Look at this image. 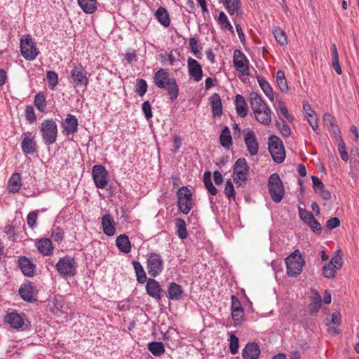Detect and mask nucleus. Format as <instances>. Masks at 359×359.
<instances>
[{
  "label": "nucleus",
  "mask_w": 359,
  "mask_h": 359,
  "mask_svg": "<svg viewBox=\"0 0 359 359\" xmlns=\"http://www.w3.org/2000/svg\"><path fill=\"white\" fill-rule=\"evenodd\" d=\"M249 101L255 119L262 125L269 126L271 122V111L262 96L252 92L249 95Z\"/></svg>",
  "instance_id": "1"
},
{
  "label": "nucleus",
  "mask_w": 359,
  "mask_h": 359,
  "mask_svg": "<svg viewBox=\"0 0 359 359\" xmlns=\"http://www.w3.org/2000/svg\"><path fill=\"white\" fill-rule=\"evenodd\" d=\"M154 83L158 88L165 90L172 101L177 99L179 88L176 79L170 76L167 69L163 68L158 69L154 74Z\"/></svg>",
  "instance_id": "2"
},
{
  "label": "nucleus",
  "mask_w": 359,
  "mask_h": 359,
  "mask_svg": "<svg viewBox=\"0 0 359 359\" xmlns=\"http://www.w3.org/2000/svg\"><path fill=\"white\" fill-rule=\"evenodd\" d=\"M285 262L287 266V274L293 278L300 275L305 264V260L299 250H295L292 252L285 258Z\"/></svg>",
  "instance_id": "3"
},
{
  "label": "nucleus",
  "mask_w": 359,
  "mask_h": 359,
  "mask_svg": "<svg viewBox=\"0 0 359 359\" xmlns=\"http://www.w3.org/2000/svg\"><path fill=\"white\" fill-rule=\"evenodd\" d=\"M268 188L273 201L280 203L284 197L285 189L278 173H273L269 178Z\"/></svg>",
  "instance_id": "4"
},
{
  "label": "nucleus",
  "mask_w": 359,
  "mask_h": 359,
  "mask_svg": "<svg viewBox=\"0 0 359 359\" xmlns=\"http://www.w3.org/2000/svg\"><path fill=\"white\" fill-rule=\"evenodd\" d=\"M269 150L273 160L280 163L285 158V151L282 140L276 135H271L269 139Z\"/></svg>",
  "instance_id": "5"
},
{
  "label": "nucleus",
  "mask_w": 359,
  "mask_h": 359,
  "mask_svg": "<svg viewBox=\"0 0 359 359\" xmlns=\"http://www.w3.org/2000/svg\"><path fill=\"white\" fill-rule=\"evenodd\" d=\"M70 72L71 83L74 87H86L88 84V72L80 63H73Z\"/></svg>",
  "instance_id": "6"
},
{
  "label": "nucleus",
  "mask_w": 359,
  "mask_h": 359,
  "mask_svg": "<svg viewBox=\"0 0 359 359\" xmlns=\"http://www.w3.org/2000/svg\"><path fill=\"white\" fill-rule=\"evenodd\" d=\"M177 206L179 210L185 215H187L192 208V193L187 187H180L177 193Z\"/></svg>",
  "instance_id": "7"
},
{
  "label": "nucleus",
  "mask_w": 359,
  "mask_h": 359,
  "mask_svg": "<svg viewBox=\"0 0 359 359\" xmlns=\"http://www.w3.org/2000/svg\"><path fill=\"white\" fill-rule=\"evenodd\" d=\"M164 262L160 254L151 252L147 259L148 273L153 278L158 276L163 270Z\"/></svg>",
  "instance_id": "8"
},
{
  "label": "nucleus",
  "mask_w": 359,
  "mask_h": 359,
  "mask_svg": "<svg viewBox=\"0 0 359 359\" xmlns=\"http://www.w3.org/2000/svg\"><path fill=\"white\" fill-rule=\"evenodd\" d=\"M76 266L74 258L69 256L60 258L56 264V269L58 273L63 277L75 276Z\"/></svg>",
  "instance_id": "9"
},
{
  "label": "nucleus",
  "mask_w": 359,
  "mask_h": 359,
  "mask_svg": "<svg viewBox=\"0 0 359 359\" xmlns=\"http://www.w3.org/2000/svg\"><path fill=\"white\" fill-rule=\"evenodd\" d=\"M20 52L23 57L27 60H33L39 54V51L29 35H23L20 39Z\"/></svg>",
  "instance_id": "10"
},
{
  "label": "nucleus",
  "mask_w": 359,
  "mask_h": 359,
  "mask_svg": "<svg viewBox=\"0 0 359 359\" xmlns=\"http://www.w3.org/2000/svg\"><path fill=\"white\" fill-rule=\"evenodd\" d=\"M233 180L236 183L243 185L245 184L249 172V166L244 158H238L233 165Z\"/></svg>",
  "instance_id": "11"
},
{
  "label": "nucleus",
  "mask_w": 359,
  "mask_h": 359,
  "mask_svg": "<svg viewBox=\"0 0 359 359\" xmlns=\"http://www.w3.org/2000/svg\"><path fill=\"white\" fill-rule=\"evenodd\" d=\"M233 64L236 71L243 76L250 74L249 60L245 55L240 50H235L233 55Z\"/></svg>",
  "instance_id": "12"
},
{
  "label": "nucleus",
  "mask_w": 359,
  "mask_h": 359,
  "mask_svg": "<svg viewBox=\"0 0 359 359\" xmlns=\"http://www.w3.org/2000/svg\"><path fill=\"white\" fill-rule=\"evenodd\" d=\"M92 176L96 187L104 189L109 182V174L101 165H95L92 168Z\"/></svg>",
  "instance_id": "13"
},
{
  "label": "nucleus",
  "mask_w": 359,
  "mask_h": 359,
  "mask_svg": "<svg viewBox=\"0 0 359 359\" xmlns=\"http://www.w3.org/2000/svg\"><path fill=\"white\" fill-rule=\"evenodd\" d=\"M18 265L25 276L33 277L35 274L36 266L30 258L26 256L20 257L18 259Z\"/></svg>",
  "instance_id": "14"
},
{
  "label": "nucleus",
  "mask_w": 359,
  "mask_h": 359,
  "mask_svg": "<svg viewBox=\"0 0 359 359\" xmlns=\"http://www.w3.org/2000/svg\"><path fill=\"white\" fill-rule=\"evenodd\" d=\"M244 141L247 147V150L251 156H255L259 149V144L256 139L255 133L252 130L246 129L243 130Z\"/></svg>",
  "instance_id": "15"
},
{
  "label": "nucleus",
  "mask_w": 359,
  "mask_h": 359,
  "mask_svg": "<svg viewBox=\"0 0 359 359\" xmlns=\"http://www.w3.org/2000/svg\"><path fill=\"white\" fill-rule=\"evenodd\" d=\"M187 68L189 76L191 79H193L196 82H199L202 79V66L197 60L192 57H189L187 60Z\"/></svg>",
  "instance_id": "16"
},
{
  "label": "nucleus",
  "mask_w": 359,
  "mask_h": 359,
  "mask_svg": "<svg viewBox=\"0 0 359 359\" xmlns=\"http://www.w3.org/2000/svg\"><path fill=\"white\" fill-rule=\"evenodd\" d=\"M62 127L65 135H74L78 130V119L74 115L67 114L62 123Z\"/></svg>",
  "instance_id": "17"
},
{
  "label": "nucleus",
  "mask_w": 359,
  "mask_h": 359,
  "mask_svg": "<svg viewBox=\"0 0 359 359\" xmlns=\"http://www.w3.org/2000/svg\"><path fill=\"white\" fill-rule=\"evenodd\" d=\"M146 292L151 297L160 300L162 297V288L157 280L149 278L146 283Z\"/></svg>",
  "instance_id": "18"
},
{
  "label": "nucleus",
  "mask_w": 359,
  "mask_h": 359,
  "mask_svg": "<svg viewBox=\"0 0 359 359\" xmlns=\"http://www.w3.org/2000/svg\"><path fill=\"white\" fill-rule=\"evenodd\" d=\"M260 355V348L255 342L248 343L242 351L243 359H258Z\"/></svg>",
  "instance_id": "19"
},
{
  "label": "nucleus",
  "mask_w": 359,
  "mask_h": 359,
  "mask_svg": "<svg viewBox=\"0 0 359 359\" xmlns=\"http://www.w3.org/2000/svg\"><path fill=\"white\" fill-rule=\"evenodd\" d=\"M102 230L104 234L112 236L116 233V223L109 214H105L102 217Z\"/></svg>",
  "instance_id": "20"
},
{
  "label": "nucleus",
  "mask_w": 359,
  "mask_h": 359,
  "mask_svg": "<svg viewBox=\"0 0 359 359\" xmlns=\"http://www.w3.org/2000/svg\"><path fill=\"white\" fill-rule=\"evenodd\" d=\"M19 294L25 301L32 302L34 300V289L30 282L21 285L19 289Z\"/></svg>",
  "instance_id": "21"
},
{
  "label": "nucleus",
  "mask_w": 359,
  "mask_h": 359,
  "mask_svg": "<svg viewBox=\"0 0 359 359\" xmlns=\"http://www.w3.org/2000/svg\"><path fill=\"white\" fill-rule=\"evenodd\" d=\"M5 323L8 324L11 328L17 329L22 327L24 325V320L17 313H10L5 316Z\"/></svg>",
  "instance_id": "22"
},
{
  "label": "nucleus",
  "mask_w": 359,
  "mask_h": 359,
  "mask_svg": "<svg viewBox=\"0 0 359 359\" xmlns=\"http://www.w3.org/2000/svg\"><path fill=\"white\" fill-rule=\"evenodd\" d=\"M57 128L53 120H46V143L53 144L56 141Z\"/></svg>",
  "instance_id": "23"
},
{
  "label": "nucleus",
  "mask_w": 359,
  "mask_h": 359,
  "mask_svg": "<svg viewBox=\"0 0 359 359\" xmlns=\"http://www.w3.org/2000/svg\"><path fill=\"white\" fill-rule=\"evenodd\" d=\"M116 245L121 252L127 254L131 251V243L126 234H121L116 238Z\"/></svg>",
  "instance_id": "24"
},
{
  "label": "nucleus",
  "mask_w": 359,
  "mask_h": 359,
  "mask_svg": "<svg viewBox=\"0 0 359 359\" xmlns=\"http://www.w3.org/2000/svg\"><path fill=\"white\" fill-rule=\"evenodd\" d=\"M214 116L220 117L222 114V105L220 96L214 93L210 98Z\"/></svg>",
  "instance_id": "25"
},
{
  "label": "nucleus",
  "mask_w": 359,
  "mask_h": 359,
  "mask_svg": "<svg viewBox=\"0 0 359 359\" xmlns=\"http://www.w3.org/2000/svg\"><path fill=\"white\" fill-rule=\"evenodd\" d=\"M22 186L21 177L19 173H13L8 180L7 189L10 193H16Z\"/></svg>",
  "instance_id": "26"
},
{
  "label": "nucleus",
  "mask_w": 359,
  "mask_h": 359,
  "mask_svg": "<svg viewBox=\"0 0 359 359\" xmlns=\"http://www.w3.org/2000/svg\"><path fill=\"white\" fill-rule=\"evenodd\" d=\"M236 112L239 116L244 118L248 114V105L243 96L236 95L235 99Z\"/></svg>",
  "instance_id": "27"
},
{
  "label": "nucleus",
  "mask_w": 359,
  "mask_h": 359,
  "mask_svg": "<svg viewBox=\"0 0 359 359\" xmlns=\"http://www.w3.org/2000/svg\"><path fill=\"white\" fill-rule=\"evenodd\" d=\"M168 298L171 300H180L182 299L183 290L180 285L171 283L168 288Z\"/></svg>",
  "instance_id": "28"
},
{
  "label": "nucleus",
  "mask_w": 359,
  "mask_h": 359,
  "mask_svg": "<svg viewBox=\"0 0 359 359\" xmlns=\"http://www.w3.org/2000/svg\"><path fill=\"white\" fill-rule=\"evenodd\" d=\"M323 120L325 126L327 127L328 130L330 131H332V133L335 136H339V129L337 125V120L336 118L331 115L330 114H325L323 116Z\"/></svg>",
  "instance_id": "29"
},
{
  "label": "nucleus",
  "mask_w": 359,
  "mask_h": 359,
  "mask_svg": "<svg viewBox=\"0 0 359 359\" xmlns=\"http://www.w3.org/2000/svg\"><path fill=\"white\" fill-rule=\"evenodd\" d=\"M81 10L87 14H92L97 10L96 0H77Z\"/></svg>",
  "instance_id": "30"
},
{
  "label": "nucleus",
  "mask_w": 359,
  "mask_h": 359,
  "mask_svg": "<svg viewBox=\"0 0 359 359\" xmlns=\"http://www.w3.org/2000/svg\"><path fill=\"white\" fill-rule=\"evenodd\" d=\"M132 264L135 272L137 281L140 284H143L147 282V274L142 264L139 262L135 260L132 261Z\"/></svg>",
  "instance_id": "31"
},
{
  "label": "nucleus",
  "mask_w": 359,
  "mask_h": 359,
  "mask_svg": "<svg viewBox=\"0 0 359 359\" xmlns=\"http://www.w3.org/2000/svg\"><path fill=\"white\" fill-rule=\"evenodd\" d=\"M155 16L158 21L164 27H168L170 25V16L165 8L159 7L155 13Z\"/></svg>",
  "instance_id": "32"
},
{
  "label": "nucleus",
  "mask_w": 359,
  "mask_h": 359,
  "mask_svg": "<svg viewBox=\"0 0 359 359\" xmlns=\"http://www.w3.org/2000/svg\"><path fill=\"white\" fill-rule=\"evenodd\" d=\"M35 142L30 135H25L21 144L22 151L26 154H33L35 152Z\"/></svg>",
  "instance_id": "33"
},
{
  "label": "nucleus",
  "mask_w": 359,
  "mask_h": 359,
  "mask_svg": "<svg viewBox=\"0 0 359 359\" xmlns=\"http://www.w3.org/2000/svg\"><path fill=\"white\" fill-rule=\"evenodd\" d=\"M219 142L223 147L226 149H229L232 144V138L229 127L225 126L222 130L219 135Z\"/></svg>",
  "instance_id": "34"
},
{
  "label": "nucleus",
  "mask_w": 359,
  "mask_h": 359,
  "mask_svg": "<svg viewBox=\"0 0 359 359\" xmlns=\"http://www.w3.org/2000/svg\"><path fill=\"white\" fill-rule=\"evenodd\" d=\"M257 79L260 88H262L264 94L269 98L271 101H273V92L269 83L262 76H257Z\"/></svg>",
  "instance_id": "35"
},
{
  "label": "nucleus",
  "mask_w": 359,
  "mask_h": 359,
  "mask_svg": "<svg viewBox=\"0 0 359 359\" xmlns=\"http://www.w3.org/2000/svg\"><path fill=\"white\" fill-rule=\"evenodd\" d=\"M148 349L155 356H160L165 352V347L162 342L153 341L148 344Z\"/></svg>",
  "instance_id": "36"
},
{
  "label": "nucleus",
  "mask_w": 359,
  "mask_h": 359,
  "mask_svg": "<svg viewBox=\"0 0 359 359\" xmlns=\"http://www.w3.org/2000/svg\"><path fill=\"white\" fill-rule=\"evenodd\" d=\"M175 226L177 229V235L179 238L182 240L187 238L188 233L184 220L182 218H177L175 219Z\"/></svg>",
  "instance_id": "37"
},
{
  "label": "nucleus",
  "mask_w": 359,
  "mask_h": 359,
  "mask_svg": "<svg viewBox=\"0 0 359 359\" xmlns=\"http://www.w3.org/2000/svg\"><path fill=\"white\" fill-rule=\"evenodd\" d=\"M274 106L277 111H280L288 121L292 122L293 117L289 114L288 110L282 100L276 99Z\"/></svg>",
  "instance_id": "38"
},
{
  "label": "nucleus",
  "mask_w": 359,
  "mask_h": 359,
  "mask_svg": "<svg viewBox=\"0 0 359 359\" xmlns=\"http://www.w3.org/2000/svg\"><path fill=\"white\" fill-rule=\"evenodd\" d=\"M203 182L205 188L211 195L215 196L217 194V189L212 182L211 172L210 171H206L204 173Z\"/></svg>",
  "instance_id": "39"
},
{
  "label": "nucleus",
  "mask_w": 359,
  "mask_h": 359,
  "mask_svg": "<svg viewBox=\"0 0 359 359\" xmlns=\"http://www.w3.org/2000/svg\"><path fill=\"white\" fill-rule=\"evenodd\" d=\"M276 82L283 93L288 91V86L285 79V72L282 70H278L276 73Z\"/></svg>",
  "instance_id": "40"
},
{
  "label": "nucleus",
  "mask_w": 359,
  "mask_h": 359,
  "mask_svg": "<svg viewBox=\"0 0 359 359\" xmlns=\"http://www.w3.org/2000/svg\"><path fill=\"white\" fill-rule=\"evenodd\" d=\"M224 5L231 15H233L241 8L240 0H224Z\"/></svg>",
  "instance_id": "41"
},
{
  "label": "nucleus",
  "mask_w": 359,
  "mask_h": 359,
  "mask_svg": "<svg viewBox=\"0 0 359 359\" xmlns=\"http://www.w3.org/2000/svg\"><path fill=\"white\" fill-rule=\"evenodd\" d=\"M217 20L222 29L229 30L231 32H233V27L224 12H220L219 13Z\"/></svg>",
  "instance_id": "42"
},
{
  "label": "nucleus",
  "mask_w": 359,
  "mask_h": 359,
  "mask_svg": "<svg viewBox=\"0 0 359 359\" xmlns=\"http://www.w3.org/2000/svg\"><path fill=\"white\" fill-rule=\"evenodd\" d=\"M273 34L276 42L280 46H283L287 43V38L286 34L283 29L280 28H276L273 30Z\"/></svg>",
  "instance_id": "43"
},
{
  "label": "nucleus",
  "mask_w": 359,
  "mask_h": 359,
  "mask_svg": "<svg viewBox=\"0 0 359 359\" xmlns=\"http://www.w3.org/2000/svg\"><path fill=\"white\" fill-rule=\"evenodd\" d=\"M147 83L143 79H137L135 92L140 97L145 95L147 91Z\"/></svg>",
  "instance_id": "44"
},
{
  "label": "nucleus",
  "mask_w": 359,
  "mask_h": 359,
  "mask_svg": "<svg viewBox=\"0 0 359 359\" xmlns=\"http://www.w3.org/2000/svg\"><path fill=\"white\" fill-rule=\"evenodd\" d=\"M46 80L48 81V87L50 90H55L58 83V75L53 71L46 72Z\"/></svg>",
  "instance_id": "45"
},
{
  "label": "nucleus",
  "mask_w": 359,
  "mask_h": 359,
  "mask_svg": "<svg viewBox=\"0 0 359 359\" xmlns=\"http://www.w3.org/2000/svg\"><path fill=\"white\" fill-rule=\"evenodd\" d=\"M229 351L232 355H235L238 353L239 344L238 338L232 332H229Z\"/></svg>",
  "instance_id": "46"
},
{
  "label": "nucleus",
  "mask_w": 359,
  "mask_h": 359,
  "mask_svg": "<svg viewBox=\"0 0 359 359\" xmlns=\"http://www.w3.org/2000/svg\"><path fill=\"white\" fill-rule=\"evenodd\" d=\"M339 269L336 266L327 263L323 268V276L326 278H333L336 276L337 271Z\"/></svg>",
  "instance_id": "47"
},
{
  "label": "nucleus",
  "mask_w": 359,
  "mask_h": 359,
  "mask_svg": "<svg viewBox=\"0 0 359 359\" xmlns=\"http://www.w3.org/2000/svg\"><path fill=\"white\" fill-rule=\"evenodd\" d=\"M329 264L332 266H336L339 269L342 267L343 261H342L341 252L340 250H337L334 253Z\"/></svg>",
  "instance_id": "48"
},
{
  "label": "nucleus",
  "mask_w": 359,
  "mask_h": 359,
  "mask_svg": "<svg viewBox=\"0 0 359 359\" xmlns=\"http://www.w3.org/2000/svg\"><path fill=\"white\" fill-rule=\"evenodd\" d=\"M34 104L40 111L43 112L45 111V95L43 93H39L35 96Z\"/></svg>",
  "instance_id": "49"
},
{
  "label": "nucleus",
  "mask_w": 359,
  "mask_h": 359,
  "mask_svg": "<svg viewBox=\"0 0 359 359\" xmlns=\"http://www.w3.org/2000/svg\"><path fill=\"white\" fill-rule=\"evenodd\" d=\"M62 298L59 297V299H55L54 302H53V304H54V306H50V311L54 315L59 316L60 314L62 313Z\"/></svg>",
  "instance_id": "50"
},
{
  "label": "nucleus",
  "mask_w": 359,
  "mask_h": 359,
  "mask_svg": "<svg viewBox=\"0 0 359 359\" xmlns=\"http://www.w3.org/2000/svg\"><path fill=\"white\" fill-rule=\"evenodd\" d=\"M299 215L301 219H302L306 224H308L310 221L314 218L313 215L311 212H309L300 207H299Z\"/></svg>",
  "instance_id": "51"
},
{
  "label": "nucleus",
  "mask_w": 359,
  "mask_h": 359,
  "mask_svg": "<svg viewBox=\"0 0 359 359\" xmlns=\"http://www.w3.org/2000/svg\"><path fill=\"white\" fill-rule=\"evenodd\" d=\"M231 317L236 325L240 324L244 318L243 309L231 310Z\"/></svg>",
  "instance_id": "52"
},
{
  "label": "nucleus",
  "mask_w": 359,
  "mask_h": 359,
  "mask_svg": "<svg viewBox=\"0 0 359 359\" xmlns=\"http://www.w3.org/2000/svg\"><path fill=\"white\" fill-rule=\"evenodd\" d=\"M189 45L191 48V53L198 58H200L201 52L198 49V40L194 38H190L189 41Z\"/></svg>",
  "instance_id": "53"
},
{
  "label": "nucleus",
  "mask_w": 359,
  "mask_h": 359,
  "mask_svg": "<svg viewBox=\"0 0 359 359\" xmlns=\"http://www.w3.org/2000/svg\"><path fill=\"white\" fill-rule=\"evenodd\" d=\"M339 137L340 143L338 145V151L341 159L344 161H347L348 160V154L346 149L345 143L341 139V136H339Z\"/></svg>",
  "instance_id": "54"
},
{
  "label": "nucleus",
  "mask_w": 359,
  "mask_h": 359,
  "mask_svg": "<svg viewBox=\"0 0 359 359\" xmlns=\"http://www.w3.org/2000/svg\"><path fill=\"white\" fill-rule=\"evenodd\" d=\"M51 237L54 241L60 243L64 238V232L62 229L59 227L53 229Z\"/></svg>",
  "instance_id": "55"
},
{
  "label": "nucleus",
  "mask_w": 359,
  "mask_h": 359,
  "mask_svg": "<svg viewBox=\"0 0 359 359\" xmlns=\"http://www.w3.org/2000/svg\"><path fill=\"white\" fill-rule=\"evenodd\" d=\"M142 110L147 120H149L152 117L151 106L149 101H145L142 103Z\"/></svg>",
  "instance_id": "56"
},
{
  "label": "nucleus",
  "mask_w": 359,
  "mask_h": 359,
  "mask_svg": "<svg viewBox=\"0 0 359 359\" xmlns=\"http://www.w3.org/2000/svg\"><path fill=\"white\" fill-rule=\"evenodd\" d=\"M25 118L29 123H33L36 121V116L34 109L32 106L28 105L25 109Z\"/></svg>",
  "instance_id": "57"
},
{
  "label": "nucleus",
  "mask_w": 359,
  "mask_h": 359,
  "mask_svg": "<svg viewBox=\"0 0 359 359\" xmlns=\"http://www.w3.org/2000/svg\"><path fill=\"white\" fill-rule=\"evenodd\" d=\"M224 193L229 198H234L235 196V191L233 188V185L231 180H228L226 182Z\"/></svg>",
  "instance_id": "58"
},
{
  "label": "nucleus",
  "mask_w": 359,
  "mask_h": 359,
  "mask_svg": "<svg viewBox=\"0 0 359 359\" xmlns=\"http://www.w3.org/2000/svg\"><path fill=\"white\" fill-rule=\"evenodd\" d=\"M37 217L38 215L36 211H32L28 214L27 217V222L29 227L33 229L36 226Z\"/></svg>",
  "instance_id": "59"
},
{
  "label": "nucleus",
  "mask_w": 359,
  "mask_h": 359,
  "mask_svg": "<svg viewBox=\"0 0 359 359\" xmlns=\"http://www.w3.org/2000/svg\"><path fill=\"white\" fill-rule=\"evenodd\" d=\"M307 225H309L316 233H321L322 226L315 217L313 219H311V221H310V222Z\"/></svg>",
  "instance_id": "60"
},
{
  "label": "nucleus",
  "mask_w": 359,
  "mask_h": 359,
  "mask_svg": "<svg viewBox=\"0 0 359 359\" xmlns=\"http://www.w3.org/2000/svg\"><path fill=\"white\" fill-rule=\"evenodd\" d=\"M321 306V297L320 294H318L317 297L314 298L313 302L311 304L310 309L311 312H317Z\"/></svg>",
  "instance_id": "61"
},
{
  "label": "nucleus",
  "mask_w": 359,
  "mask_h": 359,
  "mask_svg": "<svg viewBox=\"0 0 359 359\" xmlns=\"http://www.w3.org/2000/svg\"><path fill=\"white\" fill-rule=\"evenodd\" d=\"M311 180L313 182V189L316 193H317L318 191L321 190L323 188L325 187L323 182L318 177L312 176Z\"/></svg>",
  "instance_id": "62"
},
{
  "label": "nucleus",
  "mask_w": 359,
  "mask_h": 359,
  "mask_svg": "<svg viewBox=\"0 0 359 359\" xmlns=\"http://www.w3.org/2000/svg\"><path fill=\"white\" fill-rule=\"evenodd\" d=\"M340 225V220L337 217H332L326 222V226L329 229H333Z\"/></svg>",
  "instance_id": "63"
},
{
  "label": "nucleus",
  "mask_w": 359,
  "mask_h": 359,
  "mask_svg": "<svg viewBox=\"0 0 359 359\" xmlns=\"http://www.w3.org/2000/svg\"><path fill=\"white\" fill-rule=\"evenodd\" d=\"M310 126L313 130H316L318 128V121L316 113L306 117Z\"/></svg>",
  "instance_id": "64"
}]
</instances>
